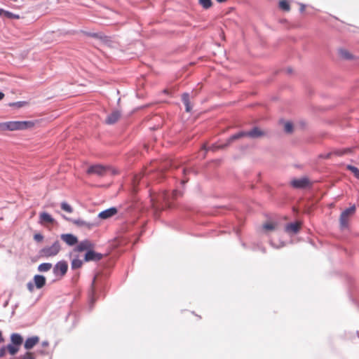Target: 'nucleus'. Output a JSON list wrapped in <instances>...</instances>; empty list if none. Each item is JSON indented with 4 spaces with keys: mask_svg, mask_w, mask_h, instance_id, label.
<instances>
[{
    "mask_svg": "<svg viewBox=\"0 0 359 359\" xmlns=\"http://www.w3.org/2000/svg\"><path fill=\"white\" fill-rule=\"evenodd\" d=\"M66 219L70 220L72 222H73L74 224H76L78 226L80 227H84L88 229H92L93 226L96 225L95 222H88L81 219H69L68 218L65 217Z\"/></svg>",
    "mask_w": 359,
    "mask_h": 359,
    "instance_id": "obj_8",
    "label": "nucleus"
},
{
    "mask_svg": "<svg viewBox=\"0 0 359 359\" xmlns=\"http://www.w3.org/2000/svg\"><path fill=\"white\" fill-rule=\"evenodd\" d=\"M55 219L52 217V216L48 212H43L39 215V223L41 224H53L55 223Z\"/></svg>",
    "mask_w": 359,
    "mask_h": 359,
    "instance_id": "obj_12",
    "label": "nucleus"
},
{
    "mask_svg": "<svg viewBox=\"0 0 359 359\" xmlns=\"http://www.w3.org/2000/svg\"><path fill=\"white\" fill-rule=\"evenodd\" d=\"M61 246L60 243L58 241H55L52 245L46 246L40 250V255L42 257H49L57 255L60 250Z\"/></svg>",
    "mask_w": 359,
    "mask_h": 359,
    "instance_id": "obj_4",
    "label": "nucleus"
},
{
    "mask_svg": "<svg viewBox=\"0 0 359 359\" xmlns=\"http://www.w3.org/2000/svg\"><path fill=\"white\" fill-rule=\"evenodd\" d=\"M92 36L99 39L104 44L109 46H111V41L109 37L103 35L102 33H93L90 34Z\"/></svg>",
    "mask_w": 359,
    "mask_h": 359,
    "instance_id": "obj_18",
    "label": "nucleus"
},
{
    "mask_svg": "<svg viewBox=\"0 0 359 359\" xmlns=\"http://www.w3.org/2000/svg\"><path fill=\"white\" fill-rule=\"evenodd\" d=\"M182 100L184 104L190 103L189 102V94L187 93H185L182 96Z\"/></svg>",
    "mask_w": 359,
    "mask_h": 359,
    "instance_id": "obj_33",
    "label": "nucleus"
},
{
    "mask_svg": "<svg viewBox=\"0 0 359 359\" xmlns=\"http://www.w3.org/2000/svg\"><path fill=\"white\" fill-rule=\"evenodd\" d=\"M226 1V0H217V1H218L219 3H222V2H224Z\"/></svg>",
    "mask_w": 359,
    "mask_h": 359,
    "instance_id": "obj_47",
    "label": "nucleus"
},
{
    "mask_svg": "<svg viewBox=\"0 0 359 359\" xmlns=\"http://www.w3.org/2000/svg\"><path fill=\"white\" fill-rule=\"evenodd\" d=\"M191 171L190 169H187V168H183L182 170V172H183L184 175H187V172H189Z\"/></svg>",
    "mask_w": 359,
    "mask_h": 359,
    "instance_id": "obj_41",
    "label": "nucleus"
},
{
    "mask_svg": "<svg viewBox=\"0 0 359 359\" xmlns=\"http://www.w3.org/2000/svg\"><path fill=\"white\" fill-rule=\"evenodd\" d=\"M103 257L102 254L96 252L92 250L87 251L84 259L86 262L99 261Z\"/></svg>",
    "mask_w": 359,
    "mask_h": 359,
    "instance_id": "obj_7",
    "label": "nucleus"
},
{
    "mask_svg": "<svg viewBox=\"0 0 359 359\" xmlns=\"http://www.w3.org/2000/svg\"><path fill=\"white\" fill-rule=\"evenodd\" d=\"M35 285L34 282H29L27 284V287L30 292H32L34 290Z\"/></svg>",
    "mask_w": 359,
    "mask_h": 359,
    "instance_id": "obj_34",
    "label": "nucleus"
},
{
    "mask_svg": "<svg viewBox=\"0 0 359 359\" xmlns=\"http://www.w3.org/2000/svg\"><path fill=\"white\" fill-rule=\"evenodd\" d=\"M33 282L36 288L41 289L46 285V279L42 275H35L33 278Z\"/></svg>",
    "mask_w": 359,
    "mask_h": 359,
    "instance_id": "obj_16",
    "label": "nucleus"
},
{
    "mask_svg": "<svg viewBox=\"0 0 359 359\" xmlns=\"http://www.w3.org/2000/svg\"><path fill=\"white\" fill-rule=\"evenodd\" d=\"M4 97V94L1 92H0V100H1Z\"/></svg>",
    "mask_w": 359,
    "mask_h": 359,
    "instance_id": "obj_45",
    "label": "nucleus"
},
{
    "mask_svg": "<svg viewBox=\"0 0 359 359\" xmlns=\"http://www.w3.org/2000/svg\"><path fill=\"white\" fill-rule=\"evenodd\" d=\"M4 13H5L7 15H11V13L8 11H4L3 9L0 8V15H1Z\"/></svg>",
    "mask_w": 359,
    "mask_h": 359,
    "instance_id": "obj_40",
    "label": "nucleus"
},
{
    "mask_svg": "<svg viewBox=\"0 0 359 359\" xmlns=\"http://www.w3.org/2000/svg\"><path fill=\"white\" fill-rule=\"evenodd\" d=\"M300 229L299 222L290 223L285 226V231L287 233H297Z\"/></svg>",
    "mask_w": 359,
    "mask_h": 359,
    "instance_id": "obj_19",
    "label": "nucleus"
},
{
    "mask_svg": "<svg viewBox=\"0 0 359 359\" xmlns=\"http://www.w3.org/2000/svg\"><path fill=\"white\" fill-rule=\"evenodd\" d=\"M6 348L8 353L12 355H15L19 351V347L12 344H8Z\"/></svg>",
    "mask_w": 359,
    "mask_h": 359,
    "instance_id": "obj_22",
    "label": "nucleus"
},
{
    "mask_svg": "<svg viewBox=\"0 0 359 359\" xmlns=\"http://www.w3.org/2000/svg\"><path fill=\"white\" fill-rule=\"evenodd\" d=\"M263 227L266 231H271L275 229V224L273 223H266L264 224Z\"/></svg>",
    "mask_w": 359,
    "mask_h": 359,
    "instance_id": "obj_32",
    "label": "nucleus"
},
{
    "mask_svg": "<svg viewBox=\"0 0 359 359\" xmlns=\"http://www.w3.org/2000/svg\"><path fill=\"white\" fill-rule=\"evenodd\" d=\"M284 130L287 133H292V130H293V126H292V123H290V122L285 123V126H284Z\"/></svg>",
    "mask_w": 359,
    "mask_h": 359,
    "instance_id": "obj_30",
    "label": "nucleus"
},
{
    "mask_svg": "<svg viewBox=\"0 0 359 359\" xmlns=\"http://www.w3.org/2000/svg\"><path fill=\"white\" fill-rule=\"evenodd\" d=\"M264 134L265 133L264 131L261 130L257 127H255L250 131H248V132L241 131L235 135H233L228 139L226 143L224 144H219V145L213 144L209 149H207L205 147L204 149L206 151H208V150L216 151L219 149H224V148L226 147L233 141H235L239 138H241L243 137L248 136V137L255 139V138H259L260 137H262L264 135Z\"/></svg>",
    "mask_w": 359,
    "mask_h": 359,
    "instance_id": "obj_1",
    "label": "nucleus"
},
{
    "mask_svg": "<svg viewBox=\"0 0 359 359\" xmlns=\"http://www.w3.org/2000/svg\"><path fill=\"white\" fill-rule=\"evenodd\" d=\"M186 107V111L189 112L191 110V107L190 106V103L184 104Z\"/></svg>",
    "mask_w": 359,
    "mask_h": 359,
    "instance_id": "obj_39",
    "label": "nucleus"
},
{
    "mask_svg": "<svg viewBox=\"0 0 359 359\" xmlns=\"http://www.w3.org/2000/svg\"><path fill=\"white\" fill-rule=\"evenodd\" d=\"M83 264V262L79 259H74L72 262V268L76 269L80 268Z\"/></svg>",
    "mask_w": 359,
    "mask_h": 359,
    "instance_id": "obj_25",
    "label": "nucleus"
},
{
    "mask_svg": "<svg viewBox=\"0 0 359 359\" xmlns=\"http://www.w3.org/2000/svg\"><path fill=\"white\" fill-rule=\"evenodd\" d=\"M181 194V192L174 190L171 194L166 191L159 193L156 196H153L151 198L152 207L155 212L159 211L164 208L170 207V201Z\"/></svg>",
    "mask_w": 359,
    "mask_h": 359,
    "instance_id": "obj_2",
    "label": "nucleus"
},
{
    "mask_svg": "<svg viewBox=\"0 0 359 359\" xmlns=\"http://www.w3.org/2000/svg\"><path fill=\"white\" fill-rule=\"evenodd\" d=\"M304 8H305L304 5L301 4L300 11H301V12H303V11H304Z\"/></svg>",
    "mask_w": 359,
    "mask_h": 359,
    "instance_id": "obj_44",
    "label": "nucleus"
},
{
    "mask_svg": "<svg viewBox=\"0 0 359 359\" xmlns=\"http://www.w3.org/2000/svg\"><path fill=\"white\" fill-rule=\"evenodd\" d=\"M309 184V181L307 178L294 179L291 181V185L294 188H305Z\"/></svg>",
    "mask_w": 359,
    "mask_h": 359,
    "instance_id": "obj_10",
    "label": "nucleus"
},
{
    "mask_svg": "<svg viewBox=\"0 0 359 359\" xmlns=\"http://www.w3.org/2000/svg\"><path fill=\"white\" fill-rule=\"evenodd\" d=\"M108 170V168L97 164L90 166L87 170V173L90 175L94 174L98 176H103L107 173Z\"/></svg>",
    "mask_w": 359,
    "mask_h": 359,
    "instance_id": "obj_6",
    "label": "nucleus"
},
{
    "mask_svg": "<svg viewBox=\"0 0 359 359\" xmlns=\"http://www.w3.org/2000/svg\"><path fill=\"white\" fill-rule=\"evenodd\" d=\"M93 281H95V280ZM93 284H94V282H93V283H92V287H93ZM94 293H95L94 289H93V287H92V289H91L90 304H93V302L95 301V299L93 297Z\"/></svg>",
    "mask_w": 359,
    "mask_h": 359,
    "instance_id": "obj_38",
    "label": "nucleus"
},
{
    "mask_svg": "<svg viewBox=\"0 0 359 359\" xmlns=\"http://www.w3.org/2000/svg\"><path fill=\"white\" fill-rule=\"evenodd\" d=\"M61 208L69 213H72L73 212V208L66 202H62L61 203Z\"/></svg>",
    "mask_w": 359,
    "mask_h": 359,
    "instance_id": "obj_27",
    "label": "nucleus"
},
{
    "mask_svg": "<svg viewBox=\"0 0 359 359\" xmlns=\"http://www.w3.org/2000/svg\"><path fill=\"white\" fill-rule=\"evenodd\" d=\"M6 351H7L6 346H3L2 348H1V349H0V358H3V357H4L6 355Z\"/></svg>",
    "mask_w": 359,
    "mask_h": 359,
    "instance_id": "obj_37",
    "label": "nucleus"
},
{
    "mask_svg": "<svg viewBox=\"0 0 359 359\" xmlns=\"http://www.w3.org/2000/svg\"><path fill=\"white\" fill-rule=\"evenodd\" d=\"M116 213L117 209L113 207L100 212L98 215V217L101 219H107Z\"/></svg>",
    "mask_w": 359,
    "mask_h": 359,
    "instance_id": "obj_9",
    "label": "nucleus"
},
{
    "mask_svg": "<svg viewBox=\"0 0 359 359\" xmlns=\"http://www.w3.org/2000/svg\"><path fill=\"white\" fill-rule=\"evenodd\" d=\"M61 239L69 245H74L78 242L77 238L71 233L62 234Z\"/></svg>",
    "mask_w": 359,
    "mask_h": 359,
    "instance_id": "obj_13",
    "label": "nucleus"
},
{
    "mask_svg": "<svg viewBox=\"0 0 359 359\" xmlns=\"http://www.w3.org/2000/svg\"><path fill=\"white\" fill-rule=\"evenodd\" d=\"M339 54L341 57L345 60H351L353 58V55L346 49L341 48L339 50Z\"/></svg>",
    "mask_w": 359,
    "mask_h": 359,
    "instance_id": "obj_20",
    "label": "nucleus"
},
{
    "mask_svg": "<svg viewBox=\"0 0 359 359\" xmlns=\"http://www.w3.org/2000/svg\"><path fill=\"white\" fill-rule=\"evenodd\" d=\"M41 345L43 347H46L48 345V342L47 341H44L42 342Z\"/></svg>",
    "mask_w": 359,
    "mask_h": 359,
    "instance_id": "obj_43",
    "label": "nucleus"
},
{
    "mask_svg": "<svg viewBox=\"0 0 359 359\" xmlns=\"http://www.w3.org/2000/svg\"><path fill=\"white\" fill-rule=\"evenodd\" d=\"M355 211V205H352L351 207L346 209L344 211H343L341 212V215H343V217H350L351 215H353Z\"/></svg>",
    "mask_w": 359,
    "mask_h": 359,
    "instance_id": "obj_23",
    "label": "nucleus"
},
{
    "mask_svg": "<svg viewBox=\"0 0 359 359\" xmlns=\"http://www.w3.org/2000/svg\"><path fill=\"white\" fill-rule=\"evenodd\" d=\"M4 341V339L2 336V332L0 330V343H3Z\"/></svg>",
    "mask_w": 359,
    "mask_h": 359,
    "instance_id": "obj_42",
    "label": "nucleus"
},
{
    "mask_svg": "<svg viewBox=\"0 0 359 359\" xmlns=\"http://www.w3.org/2000/svg\"><path fill=\"white\" fill-rule=\"evenodd\" d=\"M20 359H35L34 353L32 352H26L24 355H21Z\"/></svg>",
    "mask_w": 359,
    "mask_h": 359,
    "instance_id": "obj_31",
    "label": "nucleus"
},
{
    "mask_svg": "<svg viewBox=\"0 0 359 359\" xmlns=\"http://www.w3.org/2000/svg\"><path fill=\"white\" fill-rule=\"evenodd\" d=\"M34 123L32 121H8L0 123L1 130H21L32 128Z\"/></svg>",
    "mask_w": 359,
    "mask_h": 359,
    "instance_id": "obj_3",
    "label": "nucleus"
},
{
    "mask_svg": "<svg viewBox=\"0 0 359 359\" xmlns=\"http://www.w3.org/2000/svg\"><path fill=\"white\" fill-rule=\"evenodd\" d=\"M199 4L203 6L205 9H208L212 6L211 0H199Z\"/></svg>",
    "mask_w": 359,
    "mask_h": 359,
    "instance_id": "obj_26",
    "label": "nucleus"
},
{
    "mask_svg": "<svg viewBox=\"0 0 359 359\" xmlns=\"http://www.w3.org/2000/svg\"><path fill=\"white\" fill-rule=\"evenodd\" d=\"M68 269V264L65 261L57 262L53 267V272L55 276L62 277L65 275Z\"/></svg>",
    "mask_w": 359,
    "mask_h": 359,
    "instance_id": "obj_5",
    "label": "nucleus"
},
{
    "mask_svg": "<svg viewBox=\"0 0 359 359\" xmlns=\"http://www.w3.org/2000/svg\"><path fill=\"white\" fill-rule=\"evenodd\" d=\"M271 243V245H273V247H276L272 242Z\"/></svg>",
    "mask_w": 359,
    "mask_h": 359,
    "instance_id": "obj_49",
    "label": "nucleus"
},
{
    "mask_svg": "<svg viewBox=\"0 0 359 359\" xmlns=\"http://www.w3.org/2000/svg\"><path fill=\"white\" fill-rule=\"evenodd\" d=\"M121 113L119 110H114L110 114L108 115L106 123L107 124L111 125L118 121L120 118Z\"/></svg>",
    "mask_w": 359,
    "mask_h": 359,
    "instance_id": "obj_11",
    "label": "nucleus"
},
{
    "mask_svg": "<svg viewBox=\"0 0 359 359\" xmlns=\"http://www.w3.org/2000/svg\"><path fill=\"white\" fill-rule=\"evenodd\" d=\"M187 181H188V180H182L181 181V183H182V184H184V183H186Z\"/></svg>",
    "mask_w": 359,
    "mask_h": 359,
    "instance_id": "obj_46",
    "label": "nucleus"
},
{
    "mask_svg": "<svg viewBox=\"0 0 359 359\" xmlns=\"http://www.w3.org/2000/svg\"><path fill=\"white\" fill-rule=\"evenodd\" d=\"M347 168L351 170L355 175V177L359 180V169L353 165H348Z\"/></svg>",
    "mask_w": 359,
    "mask_h": 359,
    "instance_id": "obj_29",
    "label": "nucleus"
},
{
    "mask_svg": "<svg viewBox=\"0 0 359 359\" xmlns=\"http://www.w3.org/2000/svg\"><path fill=\"white\" fill-rule=\"evenodd\" d=\"M25 104H27L26 102H14V103L11 104V106H16L17 107H22Z\"/></svg>",
    "mask_w": 359,
    "mask_h": 359,
    "instance_id": "obj_35",
    "label": "nucleus"
},
{
    "mask_svg": "<svg viewBox=\"0 0 359 359\" xmlns=\"http://www.w3.org/2000/svg\"><path fill=\"white\" fill-rule=\"evenodd\" d=\"M348 219L349 217H343V215H341L340 216V225L342 229L348 227Z\"/></svg>",
    "mask_w": 359,
    "mask_h": 359,
    "instance_id": "obj_24",
    "label": "nucleus"
},
{
    "mask_svg": "<svg viewBox=\"0 0 359 359\" xmlns=\"http://www.w3.org/2000/svg\"><path fill=\"white\" fill-rule=\"evenodd\" d=\"M331 154H328L327 156H326V158H328Z\"/></svg>",
    "mask_w": 359,
    "mask_h": 359,
    "instance_id": "obj_48",
    "label": "nucleus"
},
{
    "mask_svg": "<svg viewBox=\"0 0 359 359\" xmlns=\"http://www.w3.org/2000/svg\"><path fill=\"white\" fill-rule=\"evenodd\" d=\"M53 265L50 263H42L39 265L38 266V271L39 272H46L48 271L51 268Z\"/></svg>",
    "mask_w": 359,
    "mask_h": 359,
    "instance_id": "obj_21",
    "label": "nucleus"
},
{
    "mask_svg": "<svg viewBox=\"0 0 359 359\" xmlns=\"http://www.w3.org/2000/svg\"><path fill=\"white\" fill-rule=\"evenodd\" d=\"M279 6L281 9L288 11H290V5L285 0H282L279 2Z\"/></svg>",
    "mask_w": 359,
    "mask_h": 359,
    "instance_id": "obj_28",
    "label": "nucleus"
},
{
    "mask_svg": "<svg viewBox=\"0 0 359 359\" xmlns=\"http://www.w3.org/2000/svg\"><path fill=\"white\" fill-rule=\"evenodd\" d=\"M39 341V337L37 336H33L26 339L24 347L27 350L32 349L36 344Z\"/></svg>",
    "mask_w": 359,
    "mask_h": 359,
    "instance_id": "obj_15",
    "label": "nucleus"
},
{
    "mask_svg": "<svg viewBox=\"0 0 359 359\" xmlns=\"http://www.w3.org/2000/svg\"><path fill=\"white\" fill-rule=\"evenodd\" d=\"M93 248V245L92 244V243L88 240H85L78 244V245L76 248V250L78 252H83L85 250H90Z\"/></svg>",
    "mask_w": 359,
    "mask_h": 359,
    "instance_id": "obj_14",
    "label": "nucleus"
},
{
    "mask_svg": "<svg viewBox=\"0 0 359 359\" xmlns=\"http://www.w3.org/2000/svg\"><path fill=\"white\" fill-rule=\"evenodd\" d=\"M11 341L12 344L20 347L23 343V338L20 334L13 333L11 335Z\"/></svg>",
    "mask_w": 359,
    "mask_h": 359,
    "instance_id": "obj_17",
    "label": "nucleus"
},
{
    "mask_svg": "<svg viewBox=\"0 0 359 359\" xmlns=\"http://www.w3.org/2000/svg\"><path fill=\"white\" fill-rule=\"evenodd\" d=\"M43 237L41 234L40 233H36L34 236V239L37 241V242H40L43 240Z\"/></svg>",
    "mask_w": 359,
    "mask_h": 359,
    "instance_id": "obj_36",
    "label": "nucleus"
}]
</instances>
